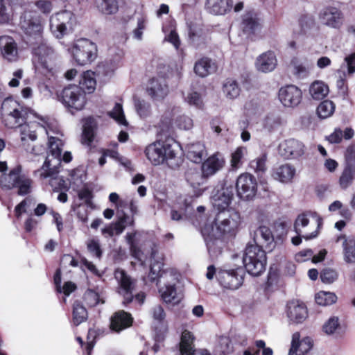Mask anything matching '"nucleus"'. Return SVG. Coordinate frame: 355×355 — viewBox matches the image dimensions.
Listing matches in <instances>:
<instances>
[{"mask_svg":"<svg viewBox=\"0 0 355 355\" xmlns=\"http://www.w3.org/2000/svg\"><path fill=\"white\" fill-rule=\"evenodd\" d=\"M206 8L215 15H225L232 10V0H207Z\"/></svg>","mask_w":355,"mask_h":355,"instance_id":"c85d7f7f","label":"nucleus"},{"mask_svg":"<svg viewBox=\"0 0 355 355\" xmlns=\"http://www.w3.org/2000/svg\"><path fill=\"white\" fill-rule=\"evenodd\" d=\"M300 333L295 332L292 336L291 347L289 350L288 354L293 355H304L313 347V340L309 337H306L302 340H300Z\"/></svg>","mask_w":355,"mask_h":355,"instance_id":"393cba45","label":"nucleus"},{"mask_svg":"<svg viewBox=\"0 0 355 355\" xmlns=\"http://www.w3.org/2000/svg\"><path fill=\"white\" fill-rule=\"evenodd\" d=\"M185 177L187 181L194 188L202 184L206 178L202 174V171L200 172L197 168H192L187 171Z\"/></svg>","mask_w":355,"mask_h":355,"instance_id":"a18cd8bd","label":"nucleus"},{"mask_svg":"<svg viewBox=\"0 0 355 355\" xmlns=\"http://www.w3.org/2000/svg\"><path fill=\"white\" fill-rule=\"evenodd\" d=\"M32 45L33 63L35 69L44 74L52 72L55 58L54 50L44 39Z\"/></svg>","mask_w":355,"mask_h":355,"instance_id":"7ed1b4c3","label":"nucleus"},{"mask_svg":"<svg viewBox=\"0 0 355 355\" xmlns=\"http://www.w3.org/2000/svg\"><path fill=\"white\" fill-rule=\"evenodd\" d=\"M277 66V58L272 51L261 54L256 60V69L261 72L268 73L273 71Z\"/></svg>","mask_w":355,"mask_h":355,"instance_id":"a878e982","label":"nucleus"},{"mask_svg":"<svg viewBox=\"0 0 355 355\" xmlns=\"http://www.w3.org/2000/svg\"><path fill=\"white\" fill-rule=\"evenodd\" d=\"M305 150V145L295 139H286L278 147L279 154L286 159H298L304 155Z\"/></svg>","mask_w":355,"mask_h":355,"instance_id":"f3484780","label":"nucleus"},{"mask_svg":"<svg viewBox=\"0 0 355 355\" xmlns=\"http://www.w3.org/2000/svg\"><path fill=\"white\" fill-rule=\"evenodd\" d=\"M84 300L89 306H94L100 302L103 304L104 301L100 298L99 294L94 290L88 289L84 295Z\"/></svg>","mask_w":355,"mask_h":355,"instance_id":"e2e57ef3","label":"nucleus"},{"mask_svg":"<svg viewBox=\"0 0 355 355\" xmlns=\"http://www.w3.org/2000/svg\"><path fill=\"white\" fill-rule=\"evenodd\" d=\"M337 272L331 268L324 269L320 274V279L325 284H331L338 278Z\"/></svg>","mask_w":355,"mask_h":355,"instance_id":"774afa93","label":"nucleus"},{"mask_svg":"<svg viewBox=\"0 0 355 355\" xmlns=\"http://www.w3.org/2000/svg\"><path fill=\"white\" fill-rule=\"evenodd\" d=\"M329 211L334 212L339 210V214L341 217L346 220H351L352 218V212L349 207L344 206L340 200H335L329 205L328 208Z\"/></svg>","mask_w":355,"mask_h":355,"instance_id":"3c124183","label":"nucleus"},{"mask_svg":"<svg viewBox=\"0 0 355 355\" xmlns=\"http://www.w3.org/2000/svg\"><path fill=\"white\" fill-rule=\"evenodd\" d=\"M315 299L318 304L329 306L336 302L337 297L334 293L320 291L315 295Z\"/></svg>","mask_w":355,"mask_h":355,"instance_id":"603ef678","label":"nucleus"},{"mask_svg":"<svg viewBox=\"0 0 355 355\" xmlns=\"http://www.w3.org/2000/svg\"><path fill=\"white\" fill-rule=\"evenodd\" d=\"M343 239V259L347 263H355V239H346L345 236L338 237L337 241Z\"/></svg>","mask_w":355,"mask_h":355,"instance_id":"2f4dec72","label":"nucleus"},{"mask_svg":"<svg viewBox=\"0 0 355 355\" xmlns=\"http://www.w3.org/2000/svg\"><path fill=\"white\" fill-rule=\"evenodd\" d=\"M34 199L31 197H26L20 203H19L15 208V214L17 218H20L23 213H26L27 209L31 208L35 205Z\"/></svg>","mask_w":355,"mask_h":355,"instance_id":"bf43d9fd","label":"nucleus"},{"mask_svg":"<svg viewBox=\"0 0 355 355\" xmlns=\"http://www.w3.org/2000/svg\"><path fill=\"white\" fill-rule=\"evenodd\" d=\"M164 263L160 261L154 260L151 262L150 264V270L148 278L150 282H153L158 279H162L164 280V277L162 275L166 271L175 270L172 268L163 269Z\"/></svg>","mask_w":355,"mask_h":355,"instance_id":"c03bdc74","label":"nucleus"},{"mask_svg":"<svg viewBox=\"0 0 355 355\" xmlns=\"http://www.w3.org/2000/svg\"><path fill=\"white\" fill-rule=\"evenodd\" d=\"M335 104L329 100H325L317 107V113L320 118L327 119L331 116L335 111Z\"/></svg>","mask_w":355,"mask_h":355,"instance_id":"8fccbe9b","label":"nucleus"},{"mask_svg":"<svg viewBox=\"0 0 355 355\" xmlns=\"http://www.w3.org/2000/svg\"><path fill=\"white\" fill-rule=\"evenodd\" d=\"M318 19L322 25L335 29L340 28L344 22L343 12L331 5L325 6L320 10Z\"/></svg>","mask_w":355,"mask_h":355,"instance_id":"dca6fc26","label":"nucleus"},{"mask_svg":"<svg viewBox=\"0 0 355 355\" xmlns=\"http://www.w3.org/2000/svg\"><path fill=\"white\" fill-rule=\"evenodd\" d=\"M114 278L118 284L116 293L123 297V304H130L134 299L135 282L123 270L119 268L114 271Z\"/></svg>","mask_w":355,"mask_h":355,"instance_id":"f8f14e48","label":"nucleus"},{"mask_svg":"<svg viewBox=\"0 0 355 355\" xmlns=\"http://www.w3.org/2000/svg\"><path fill=\"white\" fill-rule=\"evenodd\" d=\"M309 94L313 99L320 100L327 96L329 87L324 82L315 80L310 85Z\"/></svg>","mask_w":355,"mask_h":355,"instance_id":"ea45409f","label":"nucleus"},{"mask_svg":"<svg viewBox=\"0 0 355 355\" xmlns=\"http://www.w3.org/2000/svg\"><path fill=\"white\" fill-rule=\"evenodd\" d=\"M341 329L339 318L336 316L329 318L323 324L322 329L326 334H337Z\"/></svg>","mask_w":355,"mask_h":355,"instance_id":"864d4df0","label":"nucleus"},{"mask_svg":"<svg viewBox=\"0 0 355 355\" xmlns=\"http://www.w3.org/2000/svg\"><path fill=\"white\" fill-rule=\"evenodd\" d=\"M246 152L247 149L245 147H239L236 149V150L232 154L231 166L232 168H239L241 160Z\"/></svg>","mask_w":355,"mask_h":355,"instance_id":"338daca9","label":"nucleus"},{"mask_svg":"<svg viewBox=\"0 0 355 355\" xmlns=\"http://www.w3.org/2000/svg\"><path fill=\"white\" fill-rule=\"evenodd\" d=\"M266 254L258 245H248L244 252L243 262L248 272L259 276L264 272L266 266Z\"/></svg>","mask_w":355,"mask_h":355,"instance_id":"39448f33","label":"nucleus"},{"mask_svg":"<svg viewBox=\"0 0 355 355\" xmlns=\"http://www.w3.org/2000/svg\"><path fill=\"white\" fill-rule=\"evenodd\" d=\"M321 218L318 216L315 213L306 212L300 214L296 218L294 223V230L297 234L302 235L305 239H311L315 238L318 232L314 231L311 234H307L303 229L309 226V225L317 227L321 225Z\"/></svg>","mask_w":355,"mask_h":355,"instance_id":"4468645a","label":"nucleus"},{"mask_svg":"<svg viewBox=\"0 0 355 355\" xmlns=\"http://www.w3.org/2000/svg\"><path fill=\"white\" fill-rule=\"evenodd\" d=\"M164 286L159 288V292L164 302L176 304L181 300L178 293L176 284L178 282L179 275L175 270L166 271L164 275Z\"/></svg>","mask_w":355,"mask_h":355,"instance_id":"9d476101","label":"nucleus"},{"mask_svg":"<svg viewBox=\"0 0 355 355\" xmlns=\"http://www.w3.org/2000/svg\"><path fill=\"white\" fill-rule=\"evenodd\" d=\"M96 85V82L94 72L87 71L83 74L78 87L85 94V93H92L95 90Z\"/></svg>","mask_w":355,"mask_h":355,"instance_id":"c9c22d12","label":"nucleus"},{"mask_svg":"<svg viewBox=\"0 0 355 355\" xmlns=\"http://www.w3.org/2000/svg\"><path fill=\"white\" fill-rule=\"evenodd\" d=\"M279 98L285 107H293L300 103L302 91L295 85H288L279 89Z\"/></svg>","mask_w":355,"mask_h":355,"instance_id":"6ab92c4d","label":"nucleus"},{"mask_svg":"<svg viewBox=\"0 0 355 355\" xmlns=\"http://www.w3.org/2000/svg\"><path fill=\"white\" fill-rule=\"evenodd\" d=\"M147 93L154 100L163 99L168 93L166 80L162 78H152L147 87Z\"/></svg>","mask_w":355,"mask_h":355,"instance_id":"b1692460","label":"nucleus"},{"mask_svg":"<svg viewBox=\"0 0 355 355\" xmlns=\"http://www.w3.org/2000/svg\"><path fill=\"white\" fill-rule=\"evenodd\" d=\"M88 314L85 306L78 301L73 305V322L78 326L87 318Z\"/></svg>","mask_w":355,"mask_h":355,"instance_id":"de8ad7c7","label":"nucleus"},{"mask_svg":"<svg viewBox=\"0 0 355 355\" xmlns=\"http://www.w3.org/2000/svg\"><path fill=\"white\" fill-rule=\"evenodd\" d=\"M2 55L8 61H15L17 58V48L15 41L10 37L0 39Z\"/></svg>","mask_w":355,"mask_h":355,"instance_id":"7c9ffc66","label":"nucleus"},{"mask_svg":"<svg viewBox=\"0 0 355 355\" xmlns=\"http://www.w3.org/2000/svg\"><path fill=\"white\" fill-rule=\"evenodd\" d=\"M355 179V166L353 164H345L339 178V185L342 189H347L349 187Z\"/></svg>","mask_w":355,"mask_h":355,"instance_id":"72a5a7b5","label":"nucleus"},{"mask_svg":"<svg viewBox=\"0 0 355 355\" xmlns=\"http://www.w3.org/2000/svg\"><path fill=\"white\" fill-rule=\"evenodd\" d=\"M180 110L178 107H173L165 112L162 116L161 121L159 124L160 133L166 136L172 127V121L175 120V123L180 129L189 130L193 126L192 119L184 114H179Z\"/></svg>","mask_w":355,"mask_h":355,"instance_id":"6e6552de","label":"nucleus"},{"mask_svg":"<svg viewBox=\"0 0 355 355\" xmlns=\"http://www.w3.org/2000/svg\"><path fill=\"white\" fill-rule=\"evenodd\" d=\"M241 27L245 33L250 35L260 29V24L252 14L247 13L243 17Z\"/></svg>","mask_w":355,"mask_h":355,"instance_id":"4c0bfd02","label":"nucleus"},{"mask_svg":"<svg viewBox=\"0 0 355 355\" xmlns=\"http://www.w3.org/2000/svg\"><path fill=\"white\" fill-rule=\"evenodd\" d=\"M49 136V148L51 155H49L41 168L35 171V175L40 179L51 178V180H55L59 173L58 166L61 163L62 141L58 137L51 136L46 130Z\"/></svg>","mask_w":355,"mask_h":355,"instance_id":"f03ea898","label":"nucleus"},{"mask_svg":"<svg viewBox=\"0 0 355 355\" xmlns=\"http://www.w3.org/2000/svg\"><path fill=\"white\" fill-rule=\"evenodd\" d=\"M132 322L133 318L130 313L124 311H119L111 318L110 327L114 331L119 332L130 327Z\"/></svg>","mask_w":355,"mask_h":355,"instance_id":"bb28decb","label":"nucleus"},{"mask_svg":"<svg viewBox=\"0 0 355 355\" xmlns=\"http://www.w3.org/2000/svg\"><path fill=\"white\" fill-rule=\"evenodd\" d=\"M27 110L24 109L17 103L16 101L12 98H6L1 105V114H20L21 113H27Z\"/></svg>","mask_w":355,"mask_h":355,"instance_id":"79ce46f5","label":"nucleus"},{"mask_svg":"<svg viewBox=\"0 0 355 355\" xmlns=\"http://www.w3.org/2000/svg\"><path fill=\"white\" fill-rule=\"evenodd\" d=\"M295 168L290 164H282L273 170L272 178L282 183H288L292 181L295 175Z\"/></svg>","mask_w":355,"mask_h":355,"instance_id":"cd10ccee","label":"nucleus"},{"mask_svg":"<svg viewBox=\"0 0 355 355\" xmlns=\"http://www.w3.org/2000/svg\"><path fill=\"white\" fill-rule=\"evenodd\" d=\"M225 165V159L219 153H216L209 157L202 165V171L204 176L208 178L221 170Z\"/></svg>","mask_w":355,"mask_h":355,"instance_id":"5701e85b","label":"nucleus"},{"mask_svg":"<svg viewBox=\"0 0 355 355\" xmlns=\"http://www.w3.org/2000/svg\"><path fill=\"white\" fill-rule=\"evenodd\" d=\"M240 214L234 209L218 211L214 220L202 230L209 252H219L218 243L226 234H234L240 224Z\"/></svg>","mask_w":355,"mask_h":355,"instance_id":"f257e3e1","label":"nucleus"},{"mask_svg":"<svg viewBox=\"0 0 355 355\" xmlns=\"http://www.w3.org/2000/svg\"><path fill=\"white\" fill-rule=\"evenodd\" d=\"M243 271L241 268L236 270H222L218 272L217 278L224 288L235 290L243 284Z\"/></svg>","mask_w":355,"mask_h":355,"instance_id":"a211bd4d","label":"nucleus"},{"mask_svg":"<svg viewBox=\"0 0 355 355\" xmlns=\"http://www.w3.org/2000/svg\"><path fill=\"white\" fill-rule=\"evenodd\" d=\"M98 8L102 13L112 15L117 12L119 4L117 0H102L98 5Z\"/></svg>","mask_w":355,"mask_h":355,"instance_id":"13d9d810","label":"nucleus"},{"mask_svg":"<svg viewBox=\"0 0 355 355\" xmlns=\"http://www.w3.org/2000/svg\"><path fill=\"white\" fill-rule=\"evenodd\" d=\"M207 155L205 145L201 142L190 144L187 146V157L194 163H200Z\"/></svg>","mask_w":355,"mask_h":355,"instance_id":"473e14b6","label":"nucleus"},{"mask_svg":"<svg viewBox=\"0 0 355 355\" xmlns=\"http://www.w3.org/2000/svg\"><path fill=\"white\" fill-rule=\"evenodd\" d=\"M96 128V123L94 118L88 117L84 120L83 130V143L89 145L93 141Z\"/></svg>","mask_w":355,"mask_h":355,"instance_id":"a19ab883","label":"nucleus"},{"mask_svg":"<svg viewBox=\"0 0 355 355\" xmlns=\"http://www.w3.org/2000/svg\"><path fill=\"white\" fill-rule=\"evenodd\" d=\"M287 316L294 323H302L308 317L305 304L298 300H292L287 304Z\"/></svg>","mask_w":355,"mask_h":355,"instance_id":"412c9836","label":"nucleus"},{"mask_svg":"<svg viewBox=\"0 0 355 355\" xmlns=\"http://www.w3.org/2000/svg\"><path fill=\"white\" fill-rule=\"evenodd\" d=\"M354 135V131L351 128H346L344 131L340 128H335L334 131L327 137V140L330 144H339L343 138L346 140L352 139Z\"/></svg>","mask_w":355,"mask_h":355,"instance_id":"e433bc0d","label":"nucleus"},{"mask_svg":"<svg viewBox=\"0 0 355 355\" xmlns=\"http://www.w3.org/2000/svg\"><path fill=\"white\" fill-rule=\"evenodd\" d=\"M136 234V232L127 233L125 235V240L129 245L130 251L131 252L132 256L136 259H139L141 250H139V248H138L137 245L135 243V241Z\"/></svg>","mask_w":355,"mask_h":355,"instance_id":"052dcab7","label":"nucleus"},{"mask_svg":"<svg viewBox=\"0 0 355 355\" xmlns=\"http://www.w3.org/2000/svg\"><path fill=\"white\" fill-rule=\"evenodd\" d=\"M194 339L193 335L189 331L184 330L182 331L180 343V351L182 355H187L197 350L194 349Z\"/></svg>","mask_w":355,"mask_h":355,"instance_id":"f704fd0d","label":"nucleus"},{"mask_svg":"<svg viewBox=\"0 0 355 355\" xmlns=\"http://www.w3.org/2000/svg\"><path fill=\"white\" fill-rule=\"evenodd\" d=\"M217 66L214 62L208 58H202L198 60L194 65L195 73L200 77H206L216 72Z\"/></svg>","mask_w":355,"mask_h":355,"instance_id":"c756f323","label":"nucleus"},{"mask_svg":"<svg viewBox=\"0 0 355 355\" xmlns=\"http://www.w3.org/2000/svg\"><path fill=\"white\" fill-rule=\"evenodd\" d=\"M0 185L6 189H18L17 194L25 196L32 191L33 180L21 174V166H16L8 173H3L0 177Z\"/></svg>","mask_w":355,"mask_h":355,"instance_id":"20e7f679","label":"nucleus"},{"mask_svg":"<svg viewBox=\"0 0 355 355\" xmlns=\"http://www.w3.org/2000/svg\"><path fill=\"white\" fill-rule=\"evenodd\" d=\"M74 15L68 10L57 12L50 17V29L57 37L62 38L68 29H72L75 23Z\"/></svg>","mask_w":355,"mask_h":355,"instance_id":"9b49d317","label":"nucleus"},{"mask_svg":"<svg viewBox=\"0 0 355 355\" xmlns=\"http://www.w3.org/2000/svg\"><path fill=\"white\" fill-rule=\"evenodd\" d=\"M85 174L81 168H76L70 173V183L77 187H80L85 180Z\"/></svg>","mask_w":355,"mask_h":355,"instance_id":"680f3d73","label":"nucleus"},{"mask_svg":"<svg viewBox=\"0 0 355 355\" xmlns=\"http://www.w3.org/2000/svg\"><path fill=\"white\" fill-rule=\"evenodd\" d=\"M236 189L238 196L243 200H252L257 191L256 178L248 173L241 174L236 182Z\"/></svg>","mask_w":355,"mask_h":355,"instance_id":"ddd939ff","label":"nucleus"},{"mask_svg":"<svg viewBox=\"0 0 355 355\" xmlns=\"http://www.w3.org/2000/svg\"><path fill=\"white\" fill-rule=\"evenodd\" d=\"M223 92L227 98L232 99L239 95L240 89L236 81L229 80L224 84Z\"/></svg>","mask_w":355,"mask_h":355,"instance_id":"4d7b16f0","label":"nucleus"},{"mask_svg":"<svg viewBox=\"0 0 355 355\" xmlns=\"http://www.w3.org/2000/svg\"><path fill=\"white\" fill-rule=\"evenodd\" d=\"M63 104L71 109L81 110L85 105V94L78 85H69L65 87L62 94Z\"/></svg>","mask_w":355,"mask_h":355,"instance_id":"2eb2a0df","label":"nucleus"},{"mask_svg":"<svg viewBox=\"0 0 355 355\" xmlns=\"http://www.w3.org/2000/svg\"><path fill=\"white\" fill-rule=\"evenodd\" d=\"M266 155H262L261 156L252 160L249 164L250 169L256 173L258 175H262L267 170L266 164Z\"/></svg>","mask_w":355,"mask_h":355,"instance_id":"5fc2aeb1","label":"nucleus"},{"mask_svg":"<svg viewBox=\"0 0 355 355\" xmlns=\"http://www.w3.org/2000/svg\"><path fill=\"white\" fill-rule=\"evenodd\" d=\"M114 226L115 233L119 235L123 233L126 226H133L135 224L134 217L129 216L123 210L121 213L119 214L117 220L112 223Z\"/></svg>","mask_w":355,"mask_h":355,"instance_id":"37998d69","label":"nucleus"},{"mask_svg":"<svg viewBox=\"0 0 355 355\" xmlns=\"http://www.w3.org/2000/svg\"><path fill=\"white\" fill-rule=\"evenodd\" d=\"M37 126L39 127V125L36 123H32L31 125L23 123L20 126L21 140L26 141L30 139L35 141L37 139V135L35 133V127Z\"/></svg>","mask_w":355,"mask_h":355,"instance_id":"6e6d98bb","label":"nucleus"},{"mask_svg":"<svg viewBox=\"0 0 355 355\" xmlns=\"http://www.w3.org/2000/svg\"><path fill=\"white\" fill-rule=\"evenodd\" d=\"M345 69H347L349 75L355 73V53H352L345 58L344 63L341 65L340 71Z\"/></svg>","mask_w":355,"mask_h":355,"instance_id":"69168bd1","label":"nucleus"},{"mask_svg":"<svg viewBox=\"0 0 355 355\" xmlns=\"http://www.w3.org/2000/svg\"><path fill=\"white\" fill-rule=\"evenodd\" d=\"M233 196L234 192L232 187L222 188L213 196L214 207L218 211L232 209L230 207V205L233 199Z\"/></svg>","mask_w":355,"mask_h":355,"instance_id":"4be33fe9","label":"nucleus"},{"mask_svg":"<svg viewBox=\"0 0 355 355\" xmlns=\"http://www.w3.org/2000/svg\"><path fill=\"white\" fill-rule=\"evenodd\" d=\"M177 145L173 139L165 141H157L148 145L145 150L146 155L154 165L162 164L165 159H173L175 157Z\"/></svg>","mask_w":355,"mask_h":355,"instance_id":"423d86ee","label":"nucleus"},{"mask_svg":"<svg viewBox=\"0 0 355 355\" xmlns=\"http://www.w3.org/2000/svg\"><path fill=\"white\" fill-rule=\"evenodd\" d=\"M135 108L141 119H146L152 114V107L149 102L139 98L134 100Z\"/></svg>","mask_w":355,"mask_h":355,"instance_id":"49530a36","label":"nucleus"},{"mask_svg":"<svg viewBox=\"0 0 355 355\" xmlns=\"http://www.w3.org/2000/svg\"><path fill=\"white\" fill-rule=\"evenodd\" d=\"M257 239L262 245H266V247L273 245L274 238L270 230L266 227H260L255 233Z\"/></svg>","mask_w":355,"mask_h":355,"instance_id":"09e8293b","label":"nucleus"},{"mask_svg":"<svg viewBox=\"0 0 355 355\" xmlns=\"http://www.w3.org/2000/svg\"><path fill=\"white\" fill-rule=\"evenodd\" d=\"M20 26L26 36V42L31 45L43 40L42 26L40 19L31 12H26L21 17Z\"/></svg>","mask_w":355,"mask_h":355,"instance_id":"1a4fd4ad","label":"nucleus"},{"mask_svg":"<svg viewBox=\"0 0 355 355\" xmlns=\"http://www.w3.org/2000/svg\"><path fill=\"white\" fill-rule=\"evenodd\" d=\"M110 116L114 119L119 124L127 125L128 123L125 120L122 105L119 103H116L113 110L110 112Z\"/></svg>","mask_w":355,"mask_h":355,"instance_id":"0e129e2a","label":"nucleus"},{"mask_svg":"<svg viewBox=\"0 0 355 355\" xmlns=\"http://www.w3.org/2000/svg\"><path fill=\"white\" fill-rule=\"evenodd\" d=\"M68 51L74 60L80 65L90 64L97 55L96 45L85 38L75 41Z\"/></svg>","mask_w":355,"mask_h":355,"instance_id":"0eeeda50","label":"nucleus"},{"mask_svg":"<svg viewBox=\"0 0 355 355\" xmlns=\"http://www.w3.org/2000/svg\"><path fill=\"white\" fill-rule=\"evenodd\" d=\"M291 67L294 76L303 79L309 76L313 63L306 57H294L291 60Z\"/></svg>","mask_w":355,"mask_h":355,"instance_id":"aec40b11","label":"nucleus"},{"mask_svg":"<svg viewBox=\"0 0 355 355\" xmlns=\"http://www.w3.org/2000/svg\"><path fill=\"white\" fill-rule=\"evenodd\" d=\"M1 115L5 125L9 128H15L20 127L25 123V121L28 117V112L21 113L20 114H6Z\"/></svg>","mask_w":355,"mask_h":355,"instance_id":"58836bf2","label":"nucleus"}]
</instances>
